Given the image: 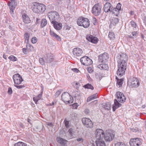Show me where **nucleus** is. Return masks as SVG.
<instances>
[{"instance_id": "12", "label": "nucleus", "mask_w": 146, "mask_h": 146, "mask_svg": "<svg viewBox=\"0 0 146 146\" xmlns=\"http://www.w3.org/2000/svg\"><path fill=\"white\" fill-rule=\"evenodd\" d=\"M13 78L14 82L16 84L19 85L23 81L22 77L18 74H14Z\"/></svg>"}, {"instance_id": "40", "label": "nucleus", "mask_w": 146, "mask_h": 146, "mask_svg": "<svg viewBox=\"0 0 146 146\" xmlns=\"http://www.w3.org/2000/svg\"><path fill=\"white\" fill-rule=\"evenodd\" d=\"M96 78L99 81H100L102 78V76L100 74L97 73L95 75Z\"/></svg>"}, {"instance_id": "21", "label": "nucleus", "mask_w": 146, "mask_h": 146, "mask_svg": "<svg viewBox=\"0 0 146 146\" xmlns=\"http://www.w3.org/2000/svg\"><path fill=\"white\" fill-rule=\"evenodd\" d=\"M118 58L119 59V60L118 61H125L128 60V56L126 54L124 53H122L119 56H118Z\"/></svg>"}, {"instance_id": "27", "label": "nucleus", "mask_w": 146, "mask_h": 146, "mask_svg": "<svg viewBox=\"0 0 146 146\" xmlns=\"http://www.w3.org/2000/svg\"><path fill=\"white\" fill-rule=\"evenodd\" d=\"M46 60L48 62L50 63L52 62L54 59L53 55L51 54H48L45 58Z\"/></svg>"}, {"instance_id": "62", "label": "nucleus", "mask_w": 146, "mask_h": 146, "mask_svg": "<svg viewBox=\"0 0 146 146\" xmlns=\"http://www.w3.org/2000/svg\"><path fill=\"white\" fill-rule=\"evenodd\" d=\"M72 70L73 71L76 73H78L79 71V70L76 68H74L72 69Z\"/></svg>"}, {"instance_id": "37", "label": "nucleus", "mask_w": 146, "mask_h": 146, "mask_svg": "<svg viewBox=\"0 0 146 146\" xmlns=\"http://www.w3.org/2000/svg\"><path fill=\"white\" fill-rule=\"evenodd\" d=\"M73 85L74 88L77 90L79 89V88L80 86V83L78 82H74L73 83Z\"/></svg>"}, {"instance_id": "10", "label": "nucleus", "mask_w": 146, "mask_h": 146, "mask_svg": "<svg viewBox=\"0 0 146 146\" xmlns=\"http://www.w3.org/2000/svg\"><path fill=\"white\" fill-rule=\"evenodd\" d=\"M82 64L86 66H88L92 63V61L91 59L87 56H84L81 58L80 59Z\"/></svg>"}, {"instance_id": "64", "label": "nucleus", "mask_w": 146, "mask_h": 146, "mask_svg": "<svg viewBox=\"0 0 146 146\" xmlns=\"http://www.w3.org/2000/svg\"><path fill=\"white\" fill-rule=\"evenodd\" d=\"M23 53L25 54H27V48H23Z\"/></svg>"}, {"instance_id": "8", "label": "nucleus", "mask_w": 146, "mask_h": 146, "mask_svg": "<svg viewBox=\"0 0 146 146\" xmlns=\"http://www.w3.org/2000/svg\"><path fill=\"white\" fill-rule=\"evenodd\" d=\"M142 139L139 138H131L129 141L131 146H140L142 144Z\"/></svg>"}, {"instance_id": "16", "label": "nucleus", "mask_w": 146, "mask_h": 146, "mask_svg": "<svg viewBox=\"0 0 146 146\" xmlns=\"http://www.w3.org/2000/svg\"><path fill=\"white\" fill-rule=\"evenodd\" d=\"M73 96L75 98V100H79L81 99L82 96V94L80 92L76 90L73 91L72 93Z\"/></svg>"}, {"instance_id": "35", "label": "nucleus", "mask_w": 146, "mask_h": 146, "mask_svg": "<svg viewBox=\"0 0 146 146\" xmlns=\"http://www.w3.org/2000/svg\"><path fill=\"white\" fill-rule=\"evenodd\" d=\"M116 79L117 80V84L119 86V87L121 86L123 84V78L118 79L117 76H116Z\"/></svg>"}, {"instance_id": "5", "label": "nucleus", "mask_w": 146, "mask_h": 146, "mask_svg": "<svg viewBox=\"0 0 146 146\" xmlns=\"http://www.w3.org/2000/svg\"><path fill=\"white\" fill-rule=\"evenodd\" d=\"M104 138L105 140L107 141H111L113 140L114 137V135L113 132L110 130H107L105 133L103 131Z\"/></svg>"}, {"instance_id": "42", "label": "nucleus", "mask_w": 146, "mask_h": 146, "mask_svg": "<svg viewBox=\"0 0 146 146\" xmlns=\"http://www.w3.org/2000/svg\"><path fill=\"white\" fill-rule=\"evenodd\" d=\"M115 146H126V145L123 143L118 142L115 144Z\"/></svg>"}, {"instance_id": "57", "label": "nucleus", "mask_w": 146, "mask_h": 146, "mask_svg": "<svg viewBox=\"0 0 146 146\" xmlns=\"http://www.w3.org/2000/svg\"><path fill=\"white\" fill-rule=\"evenodd\" d=\"M84 112L86 114H88L90 113V110L88 108L86 109L84 111Z\"/></svg>"}, {"instance_id": "38", "label": "nucleus", "mask_w": 146, "mask_h": 146, "mask_svg": "<svg viewBox=\"0 0 146 146\" xmlns=\"http://www.w3.org/2000/svg\"><path fill=\"white\" fill-rule=\"evenodd\" d=\"M84 87L85 88L90 89L92 90H93L94 89V88L93 86L91 84H88L84 86Z\"/></svg>"}, {"instance_id": "59", "label": "nucleus", "mask_w": 146, "mask_h": 146, "mask_svg": "<svg viewBox=\"0 0 146 146\" xmlns=\"http://www.w3.org/2000/svg\"><path fill=\"white\" fill-rule=\"evenodd\" d=\"M76 140L78 141H80L81 142H82L83 141L84 139L82 137L76 139Z\"/></svg>"}, {"instance_id": "13", "label": "nucleus", "mask_w": 146, "mask_h": 146, "mask_svg": "<svg viewBox=\"0 0 146 146\" xmlns=\"http://www.w3.org/2000/svg\"><path fill=\"white\" fill-rule=\"evenodd\" d=\"M83 52L82 50L78 47L74 48L72 51L73 54L76 57L81 56Z\"/></svg>"}, {"instance_id": "30", "label": "nucleus", "mask_w": 146, "mask_h": 146, "mask_svg": "<svg viewBox=\"0 0 146 146\" xmlns=\"http://www.w3.org/2000/svg\"><path fill=\"white\" fill-rule=\"evenodd\" d=\"M110 12H112L114 15L117 16H118V15H119V11L116 8H113V7L111 10Z\"/></svg>"}, {"instance_id": "18", "label": "nucleus", "mask_w": 146, "mask_h": 146, "mask_svg": "<svg viewBox=\"0 0 146 146\" xmlns=\"http://www.w3.org/2000/svg\"><path fill=\"white\" fill-rule=\"evenodd\" d=\"M126 69L118 67V69L117 72V75L120 77H121L124 75Z\"/></svg>"}, {"instance_id": "53", "label": "nucleus", "mask_w": 146, "mask_h": 146, "mask_svg": "<svg viewBox=\"0 0 146 146\" xmlns=\"http://www.w3.org/2000/svg\"><path fill=\"white\" fill-rule=\"evenodd\" d=\"M39 61L40 63L42 65H43L44 64V62L43 58H40Z\"/></svg>"}, {"instance_id": "63", "label": "nucleus", "mask_w": 146, "mask_h": 146, "mask_svg": "<svg viewBox=\"0 0 146 146\" xmlns=\"http://www.w3.org/2000/svg\"><path fill=\"white\" fill-rule=\"evenodd\" d=\"M15 87H16L18 89H21L23 87H24V86H22L21 85L20 86H17V85H15Z\"/></svg>"}, {"instance_id": "28", "label": "nucleus", "mask_w": 146, "mask_h": 146, "mask_svg": "<svg viewBox=\"0 0 146 146\" xmlns=\"http://www.w3.org/2000/svg\"><path fill=\"white\" fill-rule=\"evenodd\" d=\"M118 67L123 68L126 69V66L127 65V63L126 61H118Z\"/></svg>"}, {"instance_id": "61", "label": "nucleus", "mask_w": 146, "mask_h": 146, "mask_svg": "<svg viewBox=\"0 0 146 146\" xmlns=\"http://www.w3.org/2000/svg\"><path fill=\"white\" fill-rule=\"evenodd\" d=\"M46 125L50 127H52L53 126V124L52 123H46Z\"/></svg>"}, {"instance_id": "46", "label": "nucleus", "mask_w": 146, "mask_h": 146, "mask_svg": "<svg viewBox=\"0 0 146 146\" xmlns=\"http://www.w3.org/2000/svg\"><path fill=\"white\" fill-rule=\"evenodd\" d=\"M94 98L95 97L93 95L91 96H90L87 99V102H90L91 100L95 99V98Z\"/></svg>"}, {"instance_id": "39", "label": "nucleus", "mask_w": 146, "mask_h": 146, "mask_svg": "<svg viewBox=\"0 0 146 146\" xmlns=\"http://www.w3.org/2000/svg\"><path fill=\"white\" fill-rule=\"evenodd\" d=\"M108 36L110 40H113L114 38V34L113 33L110 32L109 33Z\"/></svg>"}, {"instance_id": "33", "label": "nucleus", "mask_w": 146, "mask_h": 146, "mask_svg": "<svg viewBox=\"0 0 146 146\" xmlns=\"http://www.w3.org/2000/svg\"><path fill=\"white\" fill-rule=\"evenodd\" d=\"M47 24V20L45 19H43L41 23L40 27L42 28L44 27Z\"/></svg>"}, {"instance_id": "41", "label": "nucleus", "mask_w": 146, "mask_h": 146, "mask_svg": "<svg viewBox=\"0 0 146 146\" xmlns=\"http://www.w3.org/2000/svg\"><path fill=\"white\" fill-rule=\"evenodd\" d=\"M8 58L10 60L13 61H15L17 60V58L13 55H11Z\"/></svg>"}, {"instance_id": "22", "label": "nucleus", "mask_w": 146, "mask_h": 146, "mask_svg": "<svg viewBox=\"0 0 146 146\" xmlns=\"http://www.w3.org/2000/svg\"><path fill=\"white\" fill-rule=\"evenodd\" d=\"M112 6L109 3H106L104 7V10L106 12H108L110 11Z\"/></svg>"}, {"instance_id": "34", "label": "nucleus", "mask_w": 146, "mask_h": 146, "mask_svg": "<svg viewBox=\"0 0 146 146\" xmlns=\"http://www.w3.org/2000/svg\"><path fill=\"white\" fill-rule=\"evenodd\" d=\"M103 58V63L105 62L108 60L109 58L108 55L107 54H102Z\"/></svg>"}, {"instance_id": "6", "label": "nucleus", "mask_w": 146, "mask_h": 146, "mask_svg": "<svg viewBox=\"0 0 146 146\" xmlns=\"http://www.w3.org/2000/svg\"><path fill=\"white\" fill-rule=\"evenodd\" d=\"M102 6L99 4H95L92 7V14L95 16L99 15L102 12Z\"/></svg>"}, {"instance_id": "23", "label": "nucleus", "mask_w": 146, "mask_h": 146, "mask_svg": "<svg viewBox=\"0 0 146 146\" xmlns=\"http://www.w3.org/2000/svg\"><path fill=\"white\" fill-rule=\"evenodd\" d=\"M50 34L52 37L56 38L58 41H60L61 40V39L60 37L57 35L53 31L50 30Z\"/></svg>"}, {"instance_id": "52", "label": "nucleus", "mask_w": 146, "mask_h": 146, "mask_svg": "<svg viewBox=\"0 0 146 146\" xmlns=\"http://www.w3.org/2000/svg\"><path fill=\"white\" fill-rule=\"evenodd\" d=\"M98 60H99V61L100 62L103 63V58H102V54L100 55L99 56Z\"/></svg>"}, {"instance_id": "29", "label": "nucleus", "mask_w": 146, "mask_h": 146, "mask_svg": "<svg viewBox=\"0 0 146 146\" xmlns=\"http://www.w3.org/2000/svg\"><path fill=\"white\" fill-rule=\"evenodd\" d=\"M8 4L9 7L11 12L13 13V10L16 5V3L14 2H11V3H8Z\"/></svg>"}, {"instance_id": "17", "label": "nucleus", "mask_w": 146, "mask_h": 146, "mask_svg": "<svg viewBox=\"0 0 146 146\" xmlns=\"http://www.w3.org/2000/svg\"><path fill=\"white\" fill-rule=\"evenodd\" d=\"M86 38L89 41L94 44L97 43L98 41V39L96 37L93 36L92 35L87 36Z\"/></svg>"}, {"instance_id": "15", "label": "nucleus", "mask_w": 146, "mask_h": 146, "mask_svg": "<svg viewBox=\"0 0 146 146\" xmlns=\"http://www.w3.org/2000/svg\"><path fill=\"white\" fill-rule=\"evenodd\" d=\"M119 19L117 17H112L110 20V25L109 26L110 28L115 26L119 21Z\"/></svg>"}, {"instance_id": "55", "label": "nucleus", "mask_w": 146, "mask_h": 146, "mask_svg": "<svg viewBox=\"0 0 146 146\" xmlns=\"http://www.w3.org/2000/svg\"><path fill=\"white\" fill-rule=\"evenodd\" d=\"M78 106V104L77 103L74 104L72 105V106L74 109H77Z\"/></svg>"}, {"instance_id": "19", "label": "nucleus", "mask_w": 146, "mask_h": 146, "mask_svg": "<svg viewBox=\"0 0 146 146\" xmlns=\"http://www.w3.org/2000/svg\"><path fill=\"white\" fill-rule=\"evenodd\" d=\"M51 23L53 24L54 28L57 30H59L62 28V25L61 23H59L57 21L54 22L52 21Z\"/></svg>"}, {"instance_id": "7", "label": "nucleus", "mask_w": 146, "mask_h": 146, "mask_svg": "<svg viewBox=\"0 0 146 146\" xmlns=\"http://www.w3.org/2000/svg\"><path fill=\"white\" fill-rule=\"evenodd\" d=\"M48 17L51 21L56 22L59 18V15L58 12L52 11L48 13Z\"/></svg>"}, {"instance_id": "48", "label": "nucleus", "mask_w": 146, "mask_h": 146, "mask_svg": "<svg viewBox=\"0 0 146 146\" xmlns=\"http://www.w3.org/2000/svg\"><path fill=\"white\" fill-rule=\"evenodd\" d=\"M68 133L71 136H73L74 135V131H73V129L72 128L70 129L68 131Z\"/></svg>"}, {"instance_id": "51", "label": "nucleus", "mask_w": 146, "mask_h": 146, "mask_svg": "<svg viewBox=\"0 0 146 146\" xmlns=\"http://www.w3.org/2000/svg\"><path fill=\"white\" fill-rule=\"evenodd\" d=\"M61 93V91L60 90H58L57 91L55 94V97H58Z\"/></svg>"}, {"instance_id": "50", "label": "nucleus", "mask_w": 146, "mask_h": 146, "mask_svg": "<svg viewBox=\"0 0 146 146\" xmlns=\"http://www.w3.org/2000/svg\"><path fill=\"white\" fill-rule=\"evenodd\" d=\"M121 4L120 3H119L117 5L116 7V8H117V9H118V10L119 11L121 10Z\"/></svg>"}, {"instance_id": "45", "label": "nucleus", "mask_w": 146, "mask_h": 146, "mask_svg": "<svg viewBox=\"0 0 146 146\" xmlns=\"http://www.w3.org/2000/svg\"><path fill=\"white\" fill-rule=\"evenodd\" d=\"M130 23L132 27H133L135 28H136L137 25L136 23H135L133 21H132L130 22Z\"/></svg>"}, {"instance_id": "14", "label": "nucleus", "mask_w": 146, "mask_h": 146, "mask_svg": "<svg viewBox=\"0 0 146 146\" xmlns=\"http://www.w3.org/2000/svg\"><path fill=\"white\" fill-rule=\"evenodd\" d=\"M116 95L117 101L121 103L124 102L126 98L124 95L121 92H117Z\"/></svg>"}, {"instance_id": "56", "label": "nucleus", "mask_w": 146, "mask_h": 146, "mask_svg": "<svg viewBox=\"0 0 146 146\" xmlns=\"http://www.w3.org/2000/svg\"><path fill=\"white\" fill-rule=\"evenodd\" d=\"M12 88L10 87L9 88H8V93L9 94H12Z\"/></svg>"}, {"instance_id": "49", "label": "nucleus", "mask_w": 146, "mask_h": 146, "mask_svg": "<svg viewBox=\"0 0 146 146\" xmlns=\"http://www.w3.org/2000/svg\"><path fill=\"white\" fill-rule=\"evenodd\" d=\"M37 41V38L36 37H34L32 38L31 42H32L33 44L35 43Z\"/></svg>"}, {"instance_id": "11", "label": "nucleus", "mask_w": 146, "mask_h": 146, "mask_svg": "<svg viewBox=\"0 0 146 146\" xmlns=\"http://www.w3.org/2000/svg\"><path fill=\"white\" fill-rule=\"evenodd\" d=\"M84 125L87 128H92L93 127V124L92 121L89 119L84 118L82 120Z\"/></svg>"}, {"instance_id": "43", "label": "nucleus", "mask_w": 146, "mask_h": 146, "mask_svg": "<svg viewBox=\"0 0 146 146\" xmlns=\"http://www.w3.org/2000/svg\"><path fill=\"white\" fill-rule=\"evenodd\" d=\"M64 122L65 124V126L67 128L70 125H69V121L66 120V119L64 120Z\"/></svg>"}, {"instance_id": "20", "label": "nucleus", "mask_w": 146, "mask_h": 146, "mask_svg": "<svg viewBox=\"0 0 146 146\" xmlns=\"http://www.w3.org/2000/svg\"><path fill=\"white\" fill-rule=\"evenodd\" d=\"M118 102L119 101L116 99L114 100V104H113L112 107L113 111H115L117 109L121 106V105L119 104Z\"/></svg>"}, {"instance_id": "2", "label": "nucleus", "mask_w": 146, "mask_h": 146, "mask_svg": "<svg viewBox=\"0 0 146 146\" xmlns=\"http://www.w3.org/2000/svg\"><path fill=\"white\" fill-rule=\"evenodd\" d=\"M77 24L79 26H82L84 28H87L90 25L89 20L86 18L81 17L77 20Z\"/></svg>"}, {"instance_id": "32", "label": "nucleus", "mask_w": 146, "mask_h": 146, "mask_svg": "<svg viewBox=\"0 0 146 146\" xmlns=\"http://www.w3.org/2000/svg\"><path fill=\"white\" fill-rule=\"evenodd\" d=\"M103 106L104 108L108 110L110 109L111 107V105L109 102L103 104Z\"/></svg>"}, {"instance_id": "24", "label": "nucleus", "mask_w": 146, "mask_h": 146, "mask_svg": "<svg viewBox=\"0 0 146 146\" xmlns=\"http://www.w3.org/2000/svg\"><path fill=\"white\" fill-rule=\"evenodd\" d=\"M22 17L24 22L26 23H29L30 22L31 20L29 17L26 14H23L22 15Z\"/></svg>"}, {"instance_id": "1", "label": "nucleus", "mask_w": 146, "mask_h": 146, "mask_svg": "<svg viewBox=\"0 0 146 146\" xmlns=\"http://www.w3.org/2000/svg\"><path fill=\"white\" fill-rule=\"evenodd\" d=\"M103 130L98 129L96 131V143L97 146H106L105 142L102 140L104 138Z\"/></svg>"}, {"instance_id": "26", "label": "nucleus", "mask_w": 146, "mask_h": 146, "mask_svg": "<svg viewBox=\"0 0 146 146\" xmlns=\"http://www.w3.org/2000/svg\"><path fill=\"white\" fill-rule=\"evenodd\" d=\"M98 68H99L101 70H108L109 68L107 64H100L97 66Z\"/></svg>"}, {"instance_id": "25", "label": "nucleus", "mask_w": 146, "mask_h": 146, "mask_svg": "<svg viewBox=\"0 0 146 146\" xmlns=\"http://www.w3.org/2000/svg\"><path fill=\"white\" fill-rule=\"evenodd\" d=\"M56 141L62 145H65L67 141L60 137H58L56 139Z\"/></svg>"}, {"instance_id": "44", "label": "nucleus", "mask_w": 146, "mask_h": 146, "mask_svg": "<svg viewBox=\"0 0 146 146\" xmlns=\"http://www.w3.org/2000/svg\"><path fill=\"white\" fill-rule=\"evenodd\" d=\"M24 37L25 40H27V42H28L29 39V35L27 33H25L24 35Z\"/></svg>"}, {"instance_id": "31", "label": "nucleus", "mask_w": 146, "mask_h": 146, "mask_svg": "<svg viewBox=\"0 0 146 146\" xmlns=\"http://www.w3.org/2000/svg\"><path fill=\"white\" fill-rule=\"evenodd\" d=\"M42 91L41 93L38 94V96L36 97L33 98V99L35 103L36 104L38 100H40L42 97Z\"/></svg>"}, {"instance_id": "47", "label": "nucleus", "mask_w": 146, "mask_h": 146, "mask_svg": "<svg viewBox=\"0 0 146 146\" xmlns=\"http://www.w3.org/2000/svg\"><path fill=\"white\" fill-rule=\"evenodd\" d=\"M132 35V36L134 38H136L137 37V31H133L131 33Z\"/></svg>"}, {"instance_id": "9", "label": "nucleus", "mask_w": 146, "mask_h": 146, "mask_svg": "<svg viewBox=\"0 0 146 146\" xmlns=\"http://www.w3.org/2000/svg\"><path fill=\"white\" fill-rule=\"evenodd\" d=\"M128 85H130L132 88H136L138 87L140 83L138 79L136 78H132L130 79L127 82Z\"/></svg>"}, {"instance_id": "3", "label": "nucleus", "mask_w": 146, "mask_h": 146, "mask_svg": "<svg viewBox=\"0 0 146 146\" xmlns=\"http://www.w3.org/2000/svg\"><path fill=\"white\" fill-rule=\"evenodd\" d=\"M32 10L36 13H42L45 10L46 8L44 5L42 4L35 3L33 6Z\"/></svg>"}, {"instance_id": "54", "label": "nucleus", "mask_w": 146, "mask_h": 146, "mask_svg": "<svg viewBox=\"0 0 146 146\" xmlns=\"http://www.w3.org/2000/svg\"><path fill=\"white\" fill-rule=\"evenodd\" d=\"M93 23L95 25H96L97 23V21L95 17L93 18L92 19Z\"/></svg>"}, {"instance_id": "58", "label": "nucleus", "mask_w": 146, "mask_h": 146, "mask_svg": "<svg viewBox=\"0 0 146 146\" xmlns=\"http://www.w3.org/2000/svg\"><path fill=\"white\" fill-rule=\"evenodd\" d=\"M87 70L88 72L90 73H92L93 71V69L90 67L88 68Z\"/></svg>"}, {"instance_id": "4", "label": "nucleus", "mask_w": 146, "mask_h": 146, "mask_svg": "<svg viewBox=\"0 0 146 146\" xmlns=\"http://www.w3.org/2000/svg\"><path fill=\"white\" fill-rule=\"evenodd\" d=\"M61 98L62 101L66 103L71 104L73 102V97L68 92H64L63 93Z\"/></svg>"}, {"instance_id": "60", "label": "nucleus", "mask_w": 146, "mask_h": 146, "mask_svg": "<svg viewBox=\"0 0 146 146\" xmlns=\"http://www.w3.org/2000/svg\"><path fill=\"white\" fill-rule=\"evenodd\" d=\"M71 117L73 118V117H75L77 116V114L76 113L74 112L71 114Z\"/></svg>"}, {"instance_id": "36", "label": "nucleus", "mask_w": 146, "mask_h": 146, "mask_svg": "<svg viewBox=\"0 0 146 146\" xmlns=\"http://www.w3.org/2000/svg\"><path fill=\"white\" fill-rule=\"evenodd\" d=\"M14 146H27V144L22 142H19L14 145Z\"/></svg>"}]
</instances>
